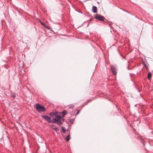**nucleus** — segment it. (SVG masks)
<instances>
[{"mask_svg": "<svg viewBox=\"0 0 153 153\" xmlns=\"http://www.w3.org/2000/svg\"><path fill=\"white\" fill-rule=\"evenodd\" d=\"M35 108L39 113L44 112L45 110V108L44 106L41 105L39 104L36 105Z\"/></svg>", "mask_w": 153, "mask_h": 153, "instance_id": "nucleus-1", "label": "nucleus"}, {"mask_svg": "<svg viewBox=\"0 0 153 153\" xmlns=\"http://www.w3.org/2000/svg\"><path fill=\"white\" fill-rule=\"evenodd\" d=\"M45 120L48 121V122L50 123H53V122H54L55 121H55V119H53V118L52 120L51 119V117H49L48 116L45 115H42L41 116Z\"/></svg>", "mask_w": 153, "mask_h": 153, "instance_id": "nucleus-2", "label": "nucleus"}, {"mask_svg": "<svg viewBox=\"0 0 153 153\" xmlns=\"http://www.w3.org/2000/svg\"><path fill=\"white\" fill-rule=\"evenodd\" d=\"M95 18L99 21H103L105 19L104 17L102 16L96 14L95 16Z\"/></svg>", "mask_w": 153, "mask_h": 153, "instance_id": "nucleus-3", "label": "nucleus"}, {"mask_svg": "<svg viewBox=\"0 0 153 153\" xmlns=\"http://www.w3.org/2000/svg\"><path fill=\"white\" fill-rule=\"evenodd\" d=\"M55 119L56 120L54 121H53L55 122H53V123H56L59 125H60L62 124V122L61 120Z\"/></svg>", "mask_w": 153, "mask_h": 153, "instance_id": "nucleus-4", "label": "nucleus"}, {"mask_svg": "<svg viewBox=\"0 0 153 153\" xmlns=\"http://www.w3.org/2000/svg\"><path fill=\"white\" fill-rule=\"evenodd\" d=\"M57 112H56V114L54 116L56 118L55 119H56L57 120H61L62 119V120H63V119H62V117L60 116H59L58 115H57Z\"/></svg>", "mask_w": 153, "mask_h": 153, "instance_id": "nucleus-5", "label": "nucleus"}, {"mask_svg": "<svg viewBox=\"0 0 153 153\" xmlns=\"http://www.w3.org/2000/svg\"><path fill=\"white\" fill-rule=\"evenodd\" d=\"M97 8L95 6H93L92 7V10L94 13H96L97 12Z\"/></svg>", "mask_w": 153, "mask_h": 153, "instance_id": "nucleus-6", "label": "nucleus"}, {"mask_svg": "<svg viewBox=\"0 0 153 153\" xmlns=\"http://www.w3.org/2000/svg\"><path fill=\"white\" fill-rule=\"evenodd\" d=\"M39 22L44 27L46 28H48V26H47L43 22H42L41 21L39 20Z\"/></svg>", "mask_w": 153, "mask_h": 153, "instance_id": "nucleus-7", "label": "nucleus"}, {"mask_svg": "<svg viewBox=\"0 0 153 153\" xmlns=\"http://www.w3.org/2000/svg\"><path fill=\"white\" fill-rule=\"evenodd\" d=\"M61 113L62 114V117H64L65 115L67 114V111L66 110H63L62 112H61Z\"/></svg>", "mask_w": 153, "mask_h": 153, "instance_id": "nucleus-8", "label": "nucleus"}, {"mask_svg": "<svg viewBox=\"0 0 153 153\" xmlns=\"http://www.w3.org/2000/svg\"><path fill=\"white\" fill-rule=\"evenodd\" d=\"M147 77H148V79H150L151 78V74L150 72L148 73Z\"/></svg>", "mask_w": 153, "mask_h": 153, "instance_id": "nucleus-9", "label": "nucleus"}, {"mask_svg": "<svg viewBox=\"0 0 153 153\" xmlns=\"http://www.w3.org/2000/svg\"><path fill=\"white\" fill-rule=\"evenodd\" d=\"M61 129L62 130V132L63 133L65 134V133L66 130H65L64 127H61Z\"/></svg>", "mask_w": 153, "mask_h": 153, "instance_id": "nucleus-10", "label": "nucleus"}, {"mask_svg": "<svg viewBox=\"0 0 153 153\" xmlns=\"http://www.w3.org/2000/svg\"><path fill=\"white\" fill-rule=\"evenodd\" d=\"M11 97H16L15 94L14 93L11 92L10 94Z\"/></svg>", "mask_w": 153, "mask_h": 153, "instance_id": "nucleus-11", "label": "nucleus"}, {"mask_svg": "<svg viewBox=\"0 0 153 153\" xmlns=\"http://www.w3.org/2000/svg\"><path fill=\"white\" fill-rule=\"evenodd\" d=\"M69 137H70V134H69V135L67 136V137L65 139V140L67 141H69L70 140Z\"/></svg>", "mask_w": 153, "mask_h": 153, "instance_id": "nucleus-12", "label": "nucleus"}, {"mask_svg": "<svg viewBox=\"0 0 153 153\" xmlns=\"http://www.w3.org/2000/svg\"><path fill=\"white\" fill-rule=\"evenodd\" d=\"M112 71L113 73V74L114 75H116L117 73H116V71L115 70H114V69H112Z\"/></svg>", "mask_w": 153, "mask_h": 153, "instance_id": "nucleus-13", "label": "nucleus"}, {"mask_svg": "<svg viewBox=\"0 0 153 153\" xmlns=\"http://www.w3.org/2000/svg\"><path fill=\"white\" fill-rule=\"evenodd\" d=\"M55 114H56V112L54 113H51L49 114V115L52 117H53L54 116Z\"/></svg>", "mask_w": 153, "mask_h": 153, "instance_id": "nucleus-14", "label": "nucleus"}, {"mask_svg": "<svg viewBox=\"0 0 153 153\" xmlns=\"http://www.w3.org/2000/svg\"><path fill=\"white\" fill-rule=\"evenodd\" d=\"M143 65H144V67H145V68H146V69H147V70H148V68L147 65H146L144 63H143Z\"/></svg>", "mask_w": 153, "mask_h": 153, "instance_id": "nucleus-15", "label": "nucleus"}, {"mask_svg": "<svg viewBox=\"0 0 153 153\" xmlns=\"http://www.w3.org/2000/svg\"><path fill=\"white\" fill-rule=\"evenodd\" d=\"M74 106L73 105H70V106L69 107V108H70L72 109V108H74Z\"/></svg>", "mask_w": 153, "mask_h": 153, "instance_id": "nucleus-16", "label": "nucleus"}, {"mask_svg": "<svg viewBox=\"0 0 153 153\" xmlns=\"http://www.w3.org/2000/svg\"><path fill=\"white\" fill-rule=\"evenodd\" d=\"M53 128L55 131H56L57 129V128Z\"/></svg>", "mask_w": 153, "mask_h": 153, "instance_id": "nucleus-17", "label": "nucleus"}, {"mask_svg": "<svg viewBox=\"0 0 153 153\" xmlns=\"http://www.w3.org/2000/svg\"><path fill=\"white\" fill-rule=\"evenodd\" d=\"M80 111H78L77 112V114H78L79 112Z\"/></svg>", "mask_w": 153, "mask_h": 153, "instance_id": "nucleus-18", "label": "nucleus"}, {"mask_svg": "<svg viewBox=\"0 0 153 153\" xmlns=\"http://www.w3.org/2000/svg\"><path fill=\"white\" fill-rule=\"evenodd\" d=\"M128 70L130 69L128 67Z\"/></svg>", "mask_w": 153, "mask_h": 153, "instance_id": "nucleus-19", "label": "nucleus"}]
</instances>
